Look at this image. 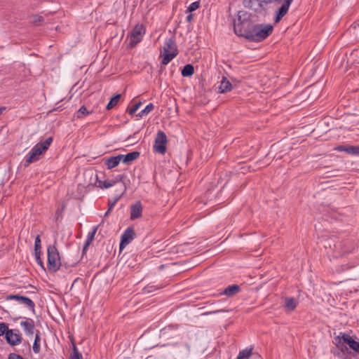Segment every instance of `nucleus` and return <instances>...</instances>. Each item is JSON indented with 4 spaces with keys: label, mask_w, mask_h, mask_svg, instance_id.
Returning <instances> with one entry per match:
<instances>
[{
    "label": "nucleus",
    "mask_w": 359,
    "mask_h": 359,
    "mask_svg": "<svg viewBox=\"0 0 359 359\" xmlns=\"http://www.w3.org/2000/svg\"><path fill=\"white\" fill-rule=\"evenodd\" d=\"M154 109V105L152 103H149L147 104L144 109H142L140 112L137 115L139 117H142L144 116L147 115Z\"/></svg>",
    "instance_id": "30"
},
{
    "label": "nucleus",
    "mask_w": 359,
    "mask_h": 359,
    "mask_svg": "<svg viewBox=\"0 0 359 359\" xmlns=\"http://www.w3.org/2000/svg\"><path fill=\"white\" fill-rule=\"evenodd\" d=\"M348 154L359 156V146H348Z\"/></svg>",
    "instance_id": "32"
},
{
    "label": "nucleus",
    "mask_w": 359,
    "mask_h": 359,
    "mask_svg": "<svg viewBox=\"0 0 359 359\" xmlns=\"http://www.w3.org/2000/svg\"><path fill=\"white\" fill-rule=\"evenodd\" d=\"M39 337L38 334L36 335L35 339L33 344V351L34 353H38L40 351V344H39Z\"/></svg>",
    "instance_id": "33"
},
{
    "label": "nucleus",
    "mask_w": 359,
    "mask_h": 359,
    "mask_svg": "<svg viewBox=\"0 0 359 359\" xmlns=\"http://www.w3.org/2000/svg\"><path fill=\"white\" fill-rule=\"evenodd\" d=\"M350 252V250H343V252Z\"/></svg>",
    "instance_id": "49"
},
{
    "label": "nucleus",
    "mask_w": 359,
    "mask_h": 359,
    "mask_svg": "<svg viewBox=\"0 0 359 359\" xmlns=\"http://www.w3.org/2000/svg\"><path fill=\"white\" fill-rule=\"evenodd\" d=\"M120 98H121L120 94H117L115 96H114L113 97H111V99L110 100V101L109 102V103L107 105V109L110 110L112 108H114L118 102Z\"/></svg>",
    "instance_id": "29"
},
{
    "label": "nucleus",
    "mask_w": 359,
    "mask_h": 359,
    "mask_svg": "<svg viewBox=\"0 0 359 359\" xmlns=\"http://www.w3.org/2000/svg\"><path fill=\"white\" fill-rule=\"evenodd\" d=\"M246 15L247 13H244L243 16L241 13H238V19L234 22V32L236 34L243 36L248 40V36L250 34L255 24L248 19Z\"/></svg>",
    "instance_id": "1"
},
{
    "label": "nucleus",
    "mask_w": 359,
    "mask_h": 359,
    "mask_svg": "<svg viewBox=\"0 0 359 359\" xmlns=\"http://www.w3.org/2000/svg\"><path fill=\"white\" fill-rule=\"evenodd\" d=\"M334 149L338 151H345L348 154V146L339 145Z\"/></svg>",
    "instance_id": "39"
},
{
    "label": "nucleus",
    "mask_w": 359,
    "mask_h": 359,
    "mask_svg": "<svg viewBox=\"0 0 359 359\" xmlns=\"http://www.w3.org/2000/svg\"><path fill=\"white\" fill-rule=\"evenodd\" d=\"M292 1L293 0H287L283 3L282 6L278 8L274 18L276 22H279L286 15Z\"/></svg>",
    "instance_id": "12"
},
{
    "label": "nucleus",
    "mask_w": 359,
    "mask_h": 359,
    "mask_svg": "<svg viewBox=\"0 0 359 359\" xmlns=\"http://www.w3.org/2000/svg\"><path fill=\"white\" fill-rule=\"evenodd\" d=\"M41 240L39 236H37L34 242V258L36 263L41 268V269L45 270L43 262L41 258Z\"/></svg>",
    "instance_id": "11"
},
{
    "label": "nucleus",
    "mask_w": 359,
    "mask_h": 359,
    "mask_svg": "<svg viewBox=\"0 0 359 359\" xmlns=\"http://www.w3.org/2000/svg\"><path fill=\"white\" fill-rule=\"evenodd\" d=\"M177 329V326L174 325H169L168 327H165L164 329L162 330V332L165 333L167 331L171 330H176Z\"/></svg>",
    "instance_id": "43"
},
{
    "label": "nucleus",
    "mask_w": 359,
    "mask_h": 359,
    "mask_svg": "<svg viewBox=\"0 0 359 359\" xmlns=\"http://www.w3.org/2000/svg\"><path fill=\"white\" fill-rule=\"evenodd\" d=\"M6 109L7 108L6 107H0V114L4 113Z\"/></svg>",
    "instance_id": "45"
},
{
    "label": "nucleus",
    "mask_w": 359,
    "mask_h": 359,
    "mask_svg": "<svg viewBox=\"0 0 359 359\" xmlns=\"http://www.w3.org/2000/svg\"><path fill=\"white\" fill-rule=\"evenodd\" d=\"M297 305V302L294 297L285 298V306L288 311H294Z\"/></svg>",
    "instance_id": "22"
},
{
    "label": "nucleus",
    "mask_w": 359,
    "mask_h": 359,
    "mask_svg": "<svg viewBox=\"0 0 359 359\" xmlns=\"http://www.w3.org/2000/svg\"><path fill=\"white\" fill-rule=\"evenodd\" d=\"M342 334L343 333H340L341 335H342ZM334 340L336 345L332 351V353L341 359H351V352L347 347V344L344 342L342 336L335 337Z\"/></svg>",
    "instance_id": "4"
},
{
    "label": "nucleus",
    "mask_w": 359,
    "mask_h": 359,
    "mask_svg": "<svg viewBox=\"0 0 359 359\" xmlns=\"http://www.w3.org/2000/svg\"><path fill=\"white\" fill-rule=\"evenodd\" d=\"M123 179H124L123 175H118L114 177V179L112 180V181L114 182V185H115L118 182H122Z\"/></svg>",
    "instance_id": "40"
},
{
    "label": "nucleus",
    "mask_w": 359,
    "mask_h": 359,
    "mask_svg": "<svg viewBox=\"0 0 359 359\" xmlns=\"http://www.w3.org/2000/svg\"><path fill=\"white\" fill-rule=\"evenodd\" d=\"M194 73V68L192 65H186L182 70V75L184 77L191 76Z\"/></svg>",
    "instance_id": "26"
},
{
    "label": "nucleus",
    "mask_w": 359,
    "mask_h": 359,
    "mask_svg": "<svg viewBox=\"0 0 359 359\" xmlns=\"http://www.w3.org/2000/svg\"><path fill=\"white\" fill-rule=\"evenodd\" d=\"M5 337L7 343L11 346H15L21 341V336L18 330H9Z\"/></svg>",
    "instance_id": "10"
},
{
    "label": "nucleus",
    "mask_w": 359,
    "mask_h": 359,
    "mask_svg": "<svg viewBox=\"0 0 359 359\" xmlns=\"http://www.w3.org/2000/svg\"><path fill=\"white\" fill-rule=\"evenodd\" d=\"M177 55H175V53H165L163 52L161 54V57H162L161 63L163 65H167L171 60H172Z\"/></svg>",
    "instance_id": "23"
},
{
    "label": "nucleus",
    "mask_w": 359,
    "mask_h": 359,
    "mask_svg": "<svg viewBox=\"0 0 359 359\" xmlns=\"http://www.w3.org/2000/svg\"><path fill=\"white\" fill-rule=\"evenodd\" d=\"M241 291V287L238 285H231L219 292V295H226L229 297H233Z\"/></svg>",
    "instance_id": "16"
},
{
    "label": "nucleus",
    "mask_w": 359,
    "mask_h": 359,
    "mask_svg": "<svg viewBox=\"0 0 359 359\" xmlns=\"http://www.w3.org/2000/svg\"><path fill=\"white\" fill-rule=\"evenodd\" d=\"M243 4L245 8L252 9L255 12H261L268 3H266V0H245Z\"/></svg>",
    "instance_id": "8"
},
{
    "label": "nucleus",
    "mask_w": 359,
    "mask_h": 359,
    "mask_svg": "<svg viewBox=\"0 0 359 359\" xmlns=\"http://www.w3.org/2000/svg\"><path fill=\"white\" fill-rule=\"evenodd\" d=\"M89 113L90 112L87 110L86 107L82 106L78 111L77 117L81 118L83 116L89 114Z\"/></svg>",
    "instance_id": "37"
},
{
    "label": "nucleus",
    "mask_w": 359,
    "mask_h": 359,
    "mask_svg": "<svg viewBox=\"0 0 359 359\" xmlns=\"http://www.w3.org/2000/svg\"><path fill=\"white\" fill-rule=\"evenodd\" d=\"M252 351V348H246L241 351L237 356V359H249Z\"/></svg>",
    "instance_id": "27"
},
{
    "label": "nucleus",
    "mask_w": 359,
    "mask_h": 359,
    "mask_svg": "<svg viewBox=\"0 0 359 359\" xmlns=\"http://www.w3.org/2000/svg\"><path fill=\"white\" fill-rule=\"evenodd\" d=\"M342 339L350 348L359 353V342L354 340L353 338L346 333L342 334Z\"/></svg>",
    "instance_id": "14"
},
{
    "label": "nucleus",
    "mask_w": 359,
    "mask_h": 359,
    "mask_svg": "<svg viewBox=\"0 0 359 359\" xmlns=\"http://www.w3.org/2000/svg\"><path fill=\"white\" fill-rule=\"evenodd\" d=\"M9 329L8 326L5 323H0V337L3 335H6V333H8Z\"/></svg>",
    "instance_id": "35"
},
{
    "label": "nucleus",
    "mask_w": 359,
    "mask_h": 359,
    "mask_svg": "<svg viewBox=\"0 0 359 359\" xmlns=\"http://www.w3.org/2000/svg\"><path fill=\"white\" fill-rule=\"evenodd\" d=\"M199 6H200V1H194L189 5V6L187 8V11L189 12L194 11L197 10L199 8Z\"/></svg>",
    "instance_id": "36"
},
{
    "label": "nucleus",
    "mask_w": 359,
    "mask_h": 359,
    "mask_svg": "<svg viewBox=\"0 0 359 359\" xmlns=\"http://www.w3.org/2000/svg\"><path fill=\"white\" fill-rule=\"evenodd\" d=\"M163 52L178 55V50L175 37H171L165 41L163 46Z\"/></svg>",
    "instance_id": "13"
},
{
    "label": "nucleus",
    "mask_w": 359,
    "mask_h": 359,
    "mask_svg": "<svg viewBox=\"0 0 359 359\" xmlns=\"http://www.w3.org/2000/svg\"><path fill=\"white\" fill-rule=\"evenodd\" d=\"M135 231L133 228H127L121 236L120 248L122 249L128 245L135 237Z\"/></svg>",
    "instance_id": "9"
},
{
    "label": "nucleus",
    "mask_w": 359,
    "mask_h": 359,
    "mask_svg": "<svg viewBox=\"0 0 359 359\" xmlns=\"http://www.w3.org/2000/svg\"><path fill=\"white\" fill-rule=\"evenodd\" d=\"M44 151L45 141L36 144L25 157L27 164L38 161Z\"/></svg>",
    "instance_id": "5"
},
{
    "label": "nucleus",
    "mask_w": 359,
    "mask_h": 359,
    "mask_svg": "<svg viewBox=\"0 0 359 359\" xmlns=\"http://www.w3.org/2000/svg\"><path fill=\"white\" fill-rule=\"evenodd\" d=\"M141 104H142L141 102H139L135 104L131 108H130L128 109V113L131 115L135 114L136 112V111L140 108Z\"/></svg>",
    "instance_id": "38"
},
{
    "label": "nucleus",
    "mask_w": 359,
    "mask_h": 359,
    "mask_svg": "<svg viewBox=\"0 0 359 359\" xmlns=\"http://www.w3.org/2000/svg\"><path fill=\"white\" fill-rule=\"evenodd\" d=\"M48 267L52 272L57 271L61 265V258L57 248L55 245H50L47 249Z\"/></svg>",
    "instance_id": "3"
},
{
    "label": "nucleus",
    "mask_w": 359,
    "mask_h": 359,
    "mask_svg": "<svg viewBox=\"0 0 359 359\" xmlns=\"http://www.w3.org/2000/svg\"><path fill=\"white\" fill-rule=\"evenodd\" d=\"M25 334L28 336L33 335L34 330V321L32 319H26L20 322Z\"/></svg>",
    "instance_id": "17"
},
{
    "label": "nucleus",
    "mask_w": 359,
    "mask_h": 359,
    "mask_svg": "<svg viewBox=\"0 0 359 359\" xmlns=\"http://www.w3.org/2000/svg\"><path fill=\"white\" fill-rule=\"evenodd\" d=\"M273 29L270 24H255L248 36V40L255 42L262 41L272 33Z\"/></svg>",
    "instance_id": "2"
},
{
    "label": "nucleus",
    "mask_w": 359,
    "mask_h": 359,
    "mask_svg": "<svg viewBox=\"0 0 359 359\" xmlns=\"http://www.w3.org/2000/svg\"><path fill=\"white\" fill-rule=\"evenodd\" d=\"M142 205L140 201L136 202L130 207V218L132 219H137L142 215Z\"/></svg>",
    "instance_id": "19"
},
{
    "label": "nucleus",
    "mask_w": 359,
    "mask_h": 359,
    "mask_svg": "<svg viewBox=\"0 0 359 359\" xmlns=\"http://www.w3.org/2000/svg\"><path fill=\"white\" fill-rule=\"evenodd\" d=\"M99 188L100 189H109L113 186H114V182L111 180H97V185Z\"/></svg>",
    "instance_id": "28"
},
{
    "label": "nucleus",
    "mask_w": 359,
    "mask_h": 359,
    "mask_svg": "<svg viewBox=\"0 0 359 359\" xmlns=\"http://www.w3.org/2000/svg\"><path fill=\"white\" fill-rule=\"evenodd\" d=\"M96 231H97V227H95L94 229L92 231L88 233V234L87 236V238H86V240L84 242L83 251H85V250H86L88 249V248L89 247L90 244L93 241L95 234L96 233Z\"/></svg>",
    "instance_id": "25"
},
{
    "label": "nucleus",
    "mask_w": 359,
    "mask_h": 359,
    "mask_svg": "<svg viewBox=\"0 0 359 359\" xmlns=\"http://www.w3.org/2000/svg\"><path fill=\"white\" fill-rule=\"evenodd\" d=\"M120 197H121V196H117L116 198H114V200L113 201H109V210H111L114 207V205H116V202L118 201Z\"/></svg>",
    "instance_id": "41"
},
{
    "label": "nucleus",
    "mask_w": 359,
    "mask_h": 359,
    "mask_svg": "<svg viewBox=\"0 0 359 359\" xmlns=\"http://www.w3.org/2000/svg\"><path fill=\"white\" fill-rule=\"evenodd\" d=\"M11 299L16 300L18 303L25 305L29 310L34 311V303L30 298L20 295H13L11 296Z\"/></svg>",
    "instance_id": "15"
},
{
    "label": "nucleus",
    "mask_w": 359,
    "mask_h": 359,
    "mask_svg": "<svg viewBox=\"0 0 359 359\" xmlns=\"http://www.w3.org/2000/svg\"><path fill=\"white\" fill-rule=\"evenodd\" d=\"M186 20H187V22H191V20H192V15L191 14L188 15L187 16V19Z\"/></svg>",
    "instance_id": "46"
},
{
    "label": "nucleus",
    "mask_w": 359,
    "mask_h": 359,
    "mask_svg": "<svg viewBox=\"0 0 359 359\" xmlns=\"http://www.w3.org/2000/svg\"><path fill=\"white\" fill-rule=\"evenodd\" d=\"M8 359H24L22 356L20 355L15 354V353H11L8 356Z\"/></svg>",
    "instance_id": "42"
},
{
    "label": "nucleus",
    "mask_w": 359,
    "mask_h": 359,
    "mask_svg": "<svg viewBox=\"0 0 359 359\" xmlns=\"http://www.w3.org/2000/svg\"><path fill=\"white\" fill-rule=\"evenodd\" d=\"M111 210H109V209L107 210V211L105 212L104 216H105V217H106V216H107V215L109 214V212H110V211H111Z\"/></svg>",
    "instance_id": "47"
},
{
    "label": "nucleus",
    "mask_w": 359,
    "mask_h": 359,
    "mask_svg": "<svg viewBox=\"0 0 359 359\" xmlns=\"http://www.w3.org/2000/svg\"><path fill=\"white\" fill-rule=\"evenodd\" d=\"M167 137L164 132L159 130L155 138L154 150L155 152L164 154L166 152Z\"/></svg>",
    "instance_id": "6"
},
{
    "label": "nucleus",
    "mask_w": 359,
    "mask_h": 359,
    "mask_svg": "<svg viewBox=\"0 0 359 359\" xmlns=\"http://www.w3.org/2000/svg\"><path fill=\"white\" fill-rule=\"evenodd\" d=\"M43 17L38 15H33L29 18V22L38 25H40L43 22Z\"/></svg>",
    "instance_id": "31"
},
{
    "label": "nucleus",
    "mask_w": 359,
    "mask_h": 359,
    "mask_svg": "<svg viewBox=\"0 0 359 359\" xmlns=\"http://www.w3.org/2000/svg\"><path fill=\"white\" fill-rule=\"evenodd\" d=\"M121 158L120 154L116 156H110L105 159V165L108 169H112L120 163Z\"/></svg>",
    "instance_id": "20"
},
{
    "label": "nucleus",
    "mask_w": 359,
    "mask_h": 359,
    "mask_svg": "<svg viewBox=\"0 0 359 359\" xmlns=\"http://www.w3.org/2000/svg\"><path fill=\"white\" fill-rule=\"evenodd\" d=\"M222 311V310H217V311H212L210 312V313H219V312H221Z\"/></svg>",
    "instance_id": "48"
},
{
    "label": "nucleus",
    "mask_w": 359,
    "mask_h": 359,
    "mask_svg": "<svg viewBox=\"0 0 359 359\" xmlns=\"http://www.w3.org/2000/svg\"><path fill=\"white\" fill-rule=\"evenodd\" d=\"M217 88L219 93H225L232 90V84L226 77L223 76L222 80L219 81V85Z\"/></svg>",
    "instance_id": "18"
},
{
    "label": "nucleus",
    "mask_w": 359,
    "mask_h": 359,
    "mask_svg": "<svg viewBox=\"0 0 359 359\" xmlns=\"http://www.w3.org/2000/svg\"><path fill=\"white\" fill-rule=\"evenodd\" d=\"M69 359H83L82 354L79 351L75 343L72 341V353Z\"/></svg>",
    "instance_id": "24"
},
{
    "label": "nucleus",
    "mask_w": 359,
    "mask_h": 359,
    "mask_svg": "<svg viewBox=\"0 0 359 359\" xmlns=\"http://www.w3.org/2000/svg\"><path fill=\"white\" fill-rule=\"evenodd\" d=\"M159 288L160 287L157 285H155L154 284H149L146 287H144V293H150V292H152Z\"/></svg>",
    "instance_id": "34"
},
{
    "label": "nucleus",
    "mask_w": 359,
    "mask_h": 359,
    "mask_svg": "<svg viewBox=\"0 0 359 359\" xmlns=\"http://www.w3.org/2000/svg\"><path fill=\"white\" fill-rule=\"evenodd\" d=\"M53 140L52 137H46V150L48 149V146L52 143Z\"/></svg>",
    "instance_id": "44"
},
{
    "label": "nucleus",
    "mask_w": 359,
    "mask_h": 359,
    "mask_svg": "<svg viewBox=\"0 0 359 359\" xmlns=\"http://www.w3.org/2000/svg\"><path fill=\"white\" fill-rule=\"evenodd\" d=\"M145 34V29L142 25H136L130 35V46L133 47L140 42Z\"/></svg>",
    "instance_id": "7"
},
{
    "label": "nucleus",
    "mask_w": 359,
    "mask_h": 359,
    "mask_svg": "<svg viewBox=\"0 0 359 359\" xmlns=\"http://www.w3.org/2000/svg\"><path fill=\"white\" fill-rule=\"evenodd\" d=\"M140 152L138 151H133L128 153L126 155L120 154L121 158V161L124 163H129L135 159H137L140 156Z\"/></svg>",
    "instance_id": "21"
}]
</instances>
